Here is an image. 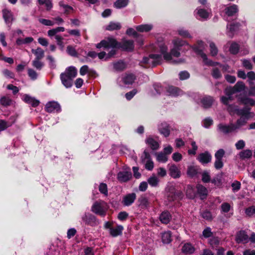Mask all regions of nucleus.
<instances>
[{"mask_svg": "<svg viewBox=\"0 0 255 255\" xmlns=\"http://www.w3.org/2000/svg\"><path fill=\"white\" fill-rule=\"evenodd\" d=\"M172 43L173 47L171 48L170 52H168L167 46L162 43L156 44L154 47V48H155L154 51L155 52H160L163 55L164 60L168 63L173 64H180L185 63L186 61L185 58H179L181 55L180 47L184 45L189 46L190 44L186 41L179 38L173 39Z\"/></svg>", "mask_w": 255, "mask_h": 255, "instance_id": "nucleus-1", "label": "nucleus"}, {"mask_svg": "<svg viewBox=\"0 0 255 255\" xmlns=\"http://www.w3.org/2000/svg\"><path fill=\"white\" fill-rule=\"evenodd\" d=\"M116 47H120L125 50L131 51L134 48L133 41L131 40L124 39L121 43H118L115 39L108 38L102 40L101 42L96 44L97 48L102 47L109 48Z\"/></svg>", "mask_w": 255, "mask_h": 255, "instance_id": "nucleus-2", "label": "nucleus"}, {"mask_svg": "<svg viewBox=\"0 0 255 255\" xmlns=\"http://www.w3.org/2000/svg\"><path fill=\"white\" fill-rule=\"evenodd\" d=\"M245 85L243 82H238L234 87L227 88L225 91L227 96H223L221 98L222 103L227 105L229 102L233 100L232 97L233 95L243 91L245 90Z\"/></svg>", "mask_w": 255, "mask_h": 255, "instance_id": "nucleus-3", "label": "nucleus"}, {"mask_svg": "<svg viewBox=\"0 0 255 255\" xmlns=\"http://www.w3.org/2000/svg\"><path fill=\"white\" fill-rule=\"evenodd\" d=\"M159 54H151L148 56L144 57L140 61L139 64L141 66L148 68L154 67L157 64L161 63L164 60L163 55Z\"/></svg>", "mask_w": 255, "mask_h": 255, "instance_id": "nucleus-4", "label": "nucleus"}, {"mask_svg": "<svg viewBox=\"0 0 255 255\" xmlns=\"http://www.w3.org/2000/svg\"><path fill=\"white\" fill-rule=\"evenodd\" d=\"M189 47L191 48L196 53L201 57L205 65L208 66H214L215 65V63L209 60L207 55L203 52V50L205 48V44L203 41L198 40L196 44L192 46L190 45Z\"/></svg>", "mask_w": 255, "mask_h": 255, "instance_id": "nucleus-5", "label": "nucleus"}, {"mask_svg": "<svg viewBox=\"0 0 255 255\" xmlns=\"http://www.w3.org/2000/svg\"><path fill=\"white\" fill-rule=\"evenodd\" d=\"M108 209L109 206L106 202L103 200H98L95 202L92 205L91 211L101 217H104L106 216Z\"/></svg>", "mask_w": 255, "mask_h": 255, "instance_id": "nucleus-6", "label": "nucleus"}, {"mask_svg": "<svg viewBox=\"0 0 255 255\" xmlns=\"http://www.w3.org/2000/svg\"><path fill=\"white\" fill-rule=\"evenodd\" d=\"M113 224L112 222H106L104 225V228L109 230L110 235L113 237L122 235L124 230L123 226L118 225L114 227Z\"/></svg>", "mask_w": 255, "mask_h": 255, "instance_id": "nucleus-7", "label": "nucleus"}, {"mask_svg": "<svg viewBox=\"0 0 255 255\" xmlns=\"http://www.w3.org/2000/svg\"><path fill=\"white\" fill-rule=\"evenodd\" d=\"M135 79V76L131 73H125L118 78L117 82L120 86L131 85Z\"/></svg>", "mask_w": 255, "mask_h": 255, "instance_id": "nucleus-8", "label": "nucleus"}, {"mask_svg": "<svg viewBox=\"0 0 255 255\" xmlns=\"http://www.w3.org/2000/svg\"><path fill=\"white\" fill-rule=\"evenodd\" d=\"M82 220L85 224L91 226H95L98 224L96 217L89 213H85L82 216Z\"/></svg>", "mask_w": 255, "mask_h": 255, "instance_id": "nucleus-9", "label": "nucleus"}, {"mask_svg": "<svg viewBox=\"0 0 255 255\" xmlns=\"http://www.w3.org/2000/svg\"><path fill=\"white\" fill-rule=\"evenodd\" d=\"M45 110L48 113L60 112L61 107L57 102L51 101L46 104Z\"/></svg>", "mask_w": 255, "mask_h": 255, "instance_id": "nucleus-10", "label": "nucleus"}, {"mask_svg": "<svg viewBox=\"0 0 255 255\" xmlns=\"http://www.w3.org/2000/svg\"><path fill=\"white\" fill-rule=\"evenodd\" d=\"M194 13L196 17L198 19L207 20L211 17L210 13L203 8H196Z\"/></svg>", "mask_w": 255, "mask_h": 255, "instance_id": "nucleus-11", "label": "nucleus"}, {"mask_svg": "<svg viewBox=\"0 0 255 255\" xmlns=\"http://www.w3.org/2000/svg\"><path fill=\"white\" fill-rule=\"evenodd\" d=\"M166 91L167 95L171 97H177L181 96L183 94V92L179 88L168 86L166 88Z\"/></svg>", "mask_w": 255, "mask_h": 255, "instance_id": "nucleus-12", "label": "nucleus"}, {"mask_svg": "<svg viewBox=\"0 0 255 255\" xmlns=\"http://www.w3.org/2000/svg\"><path fill=\"white\" fill-rule=\"evenodd\" d=\"M158 130L160 134L164 137H168L170 133L169 126L165 123L163 122L158 125Z\"/></svg>", "mask_w": 255, "mask_h": 255, "instance_id": "nucleus-13", "label": "nucleus"}, {"mask_svg": "<svg viewBox=\"0 0 255 255\" xmlns=\"http://www.w3.org/2000/svg\"><path fill=\"white\" fill-rule=\"evenodd\" d=\"M236 241L237 243L246 244L249 242V236L245 231H240L237 233Z\"/></svg>", "mask_w": 255, "mask_h": 255, "instance_id": "nucleus-14", "label": "nucleus"}, {"mask_svg": "<svg viewBox=\"0 0 255 255\" xmlns=\"http://www.w3.org/2000/svg\"><path fill=\"white\" fill-rule=\"evenodd\" d=\"M131 177V173L130 169L128 170L120 171L118 174V179L121 182H126L128 181Z\"/></svg>", "mask_w": 255, "mask_h": 255, "instance_id": "nucleus-15", "label": "nucleus"}, {"mask_svg": "<svg viewBox=\"0 0 255 255\" xmlns=\"http://www.w3.org/2000/svg\"><path fill=\"white\" fill-rule=\"evenodd\" d=\"M169 175L173 178H178L181 176V172L178 167L175 164H168Z\"/></svg>", "mask_w": 255, "mask_h": 255, "instance_id": "nucleus-16", "label": "nucleus"}, {"mask_svg": "<svg viewBox=\"0 0 255 255\" xmlns=\"http://www.w3.org/2000/svg\"><path fill=\"white\" fill-rule=\"evenodd\" d=\"M136 197L134 193L128 194L123 197L122 203L126 206H129L134 202Z\"/></svg>", "mask_w": 255, "mask_h": 255, "instance_id": "nucleus-17", "label": "nucleus"}, {"mask_svg": "<svg viewBox=\"0 0 255 255\" xmlns=\"http://www.w3.org/2000/svg\"><path fill=\"white\" fill-rule=\"evenodd\" d=\"M60 79L62 84L66 88H69L73 85V81L74 78L67 76L65 74L61 73L60 74Z\"/></svg>", "mask_w": 255, "mask_h": 255, "instance_id": "nucleus-18", "label": "nucleus"}, {"mask_svg": "<svg viewBox=\"0 0 255 255\" xmlns=\"http://www.w3.org/2000/svg\"><path fill=\"white\" fill-rule=\"evenodd\" d=\"M238 76L243 79H245L247 77L249 79V83L251 84L252 83V81L255 80V73L253 71H250L246 75L245 72L242 70H239L238 72Z\"/></svg>", "mask_w": 255, "mask_h": 255, "instance_id": "nucleus-19", "label": "nucleus"}, {"mask_svg": "<svg viewBox=\"0 0 255 255\" xmlns=\"http://www.w3.org/2000/svg\"><path fill=\"white\" fill-rule=\"evenodd\" d=\"M2 15L6 24L9 27L10 26L13 20V15L11 12L7 9H4L2 10Z\"/></svg>", "mask_w": 255, "mask_h": 255, "instance_id": "nucleus-20", "label": "nucleus"}, {"mask_svg": "<svg viewBox=\"0 0 255 255\" xmlns=\"http://www.w3.org/2000/svg\"><path fill=\"white\" fill-rule=\"evenodd\" d=\"M211 155L208 152L200 153L197 158L199 161L203 164L210 162L211 161Z\"/></svg>", "mask_w": 255, "mask_h": 255, "instance_id": "nucleus-21", "label": "nucleus"}, {"mask_svg": "<svg viewBox=\"0 0 255 255\" xmlns=\"http://www.w3.org/2000/svg\"><path fill=\"white\" fill-rule=\"evenodd\" d=\"M144 161L145 162V168L146 169L148 170H152L154 167V163L150 157L149 154L146 152H144Z\"/></svg>", "mask_w": 255, "mask_h": 255, "instance_id": "nucleus-22", "label": "nucleus"}, {"mask_svg": "<svg viewBox=\"0 0 255 255\" xmlns=\"http://www.w3.org/2000/svg\"><path fill=\"white\" fill-rule=\"evenodd\" d=\"M249 118L241 117L239 119L235 124H233V128L234 130L236 131L238 129H240L243 127L245 126L247 123Z\"/></svg>", "mask_w": 255, "mask_h": 255, "instance_id": "nucleus-23", "label": "nucleus"}, {"mask_svg": "<svg viewBox=\"0 0 255 255\" xmlns=\"http://www.w3.org/2000/svg\"><path fill=\"white\" fill-rule=\"evenodd\" d=\"M200 168L198 166L194 165H190L188 166L187 174L188 176L193 177L199 173Z\"/></svg>", "mask_w": 255, "mask_h": 255, "instance_id": "nucleus-24", "label": "nucleus"}, {"mask_svg": "<svg viewBox=\"0 0 255 255\" xmlns=\"http://www.w3.org/2000/svg\"><path fill=\"white\" fill-rule=\"evenodd\" d=\"M180 195V193H176L175 189L173 187L170 188L169 191L167 192L166 193V196L169 201H174L177 197H179Z\"/></svg>", "mask_w": 255, "mask_h": 255, "instance_id": "nucleus-25", "label": "nucleus"}, {"mask_svg": "<svg viewBox=\"0 0 255 255\" xmlns=\"http://www.w3.org/2000/svg\"><path fill=\"white\" fill-rule=\"evenodd\" d=\"M218 128L220 131L224 133H228L235 131L233 128V124H231L228 126L219 124Z\"/></svg>", "mask_w": 255, "mask_h": 255, "instance_id": "nucleus-26", "label": "nucleus"}, {"mask_svg": "<svg viewBox=\"0 0 255 255\" xmlns=\"http://www.w3.org/2000/svg\"><path fill=\"white\" fill-rule=\"evenodd\" d=\"M145 142L153 150H157L159 147V143L151 136H149L146 139Z\"/></svg>", "mask_w": 255, "mask_h": 255, "instance_id": "nucleus-27", "label": "nucleus"}, {"mask_svg": "<svg viewBox=\"0 0 255 255\" xmlns=\"http://www.w3.org/2000/svg\"><path fill=\"white\" fill-rule=\"evenodd\" d=\"M22 100L25 103L30 104L33 107H36L39 104V102L38 100L35 99L34 98L31 97L28 95H23Z\"/></svg>", "mask_w": 255, "mask_h": 255, "instance_id": "nucleus-28", "label": "nucleus"}, {"mask_svg": "<svg viewBox=\"0 0 255 255\" xmlns=\"http://www.w3.org/2000/svg\"><path fill=\"white\" fill-rule=\"evenodd\" d=\"M62 73L74 79L77 75V70L74 66H70L67 67L64 72Z\"/></svg>", "mask_w": 255, "mask_h": 255, "instance_id": "nucleus-29", "label": "nucleus"}, {"mask_svg": "<svg viewBox=\"0 0 255 255\" xmlns=\"http://www.w3.org/2000/svg\"><path fill=\"white\" fill-rule=\"evenodd\" d=\"M225 13L228 16H231L235 14L238 11V6L236 4H232L231 6L227 7L225 9Z\"/></svg>", "mask_w": 255, "mask_h": 255, "instance_id": "nucleus-30", "label": "nucleus"}, {"mask_svg": "<svg viewBox=\"0 0 255 255\" xmlns=\"http://www.w3.org/2000/svg\"><path fill=\"white\" fill-rule=\"evenodd\" d=\"M171 219V216L167 211L163 212L160 215L159 219L162 223L167 224Z\"/></svg>", "mask_w": 255, "mask_h": 255, "instance_id": "nucleus-31", "label": "nucleus"}, {"mask_svg": "<svg viewBox=\"0 0 255 255\" xmlns=\"http://www.w3.org/2000/svg\"><path fill=\"white\" fill-rule=\"evenodd\" d=\"M152 28L153 25L151 24H141L136 26V30L140 32H148L151 30Z\"/></svg>", "mask_w": 255, "mask_h": 255, "instance_id": "nucleus-32", "label": "nucleus"}, {"mask_svg": "<svg viewBox=\"0 0 255 255\" xmlns=\"http://www.w3.org/2000/svg\"><path fill=\"white\" fill-rule=\"evenodd\" d=\"M182 251L186 254H192L195 251V248L190 243L185 244L182 248Z\"/></svg>", "mask_w": 255, "mask_h": 255, "instance_id": "nucleus-33", "label": "nucleus"}, {"mask_svg": "<svg viewBox=\"0 0 255 255\" xmlns=\"http://www.w3.org/2000/svg\"><path fill=\"white\" fill-rule=\"evenodd\" d=\"M213 102V99L210 96H206L201 100L202 106L204 108H208L211 106Z\"/></svg>", "mask_w": 255, "mask_h": 255, "instance_id": "nucleus-34", "label": "nucleus"}, {"mask_svg": "<svg viewBox=\"0 0 255 255\" xmlns=\"http://www.w3.org/2000/svg\"><path fill=\"white\" fill-rule=\"evenodd\" d=\"M155 155L156 160L159 162L165 163L168 160V156L163 152H156Z\"/></svg>", "mask_w": 255, "mask_h": 255, "instance_id": "nucleus-35", "label": "nucleus"}, {"mask_svg": "<svg viewBox=\"0 0 255 255\" xmlns=\"http://www.w3.org/2000/svg\"><path fill=\"white\" fill-rule=\"evenodd\" d=\"M31 52L35 56V59H42L44 56V51L40 47L32 49Z\"/></svg>", "mask_w": 255, "mask_h": 255, "instance_id": "nucleus-36", "label": "nucleus"}, {"mask_svg": "<svg viewBox=\"0 0 255 255\" xmlns=\"http://www.w3.org/2000/svg\"><path fill=\"white\" fill-rule=\"evenodd\" d=\"M250 108L246 107L243 109H239L237 110V115L241 117L249 118Z\"/></svg>", "mask_w": 255, "mask_h": 255, "instance_id": "nucleus-37", "label": "nucleus"}, {"mask_svg": "<svg viewBox=\"0 0 255 255\" xmlns=\"http://www.w3.org/2000/svg\"><path fill=\"white\" fill-rule=\"evenodd\" d=\"M147 182L151 186L156 187L158 185L159 180L155 174H153L148 178Z\"/></svg>", "mask_w": 255, "mask_h": 255, "instance_id": "nucleus-38", "label": "nucleus"}, {"mask_svg": "<svg viewBox=\"0 0 255 255\" xmlns=\"http://www.w3.org/2000/svg\"><path fill=\"white\" fill-rule=\"evenodd\" d=\"M197 189L198 193L200 196L201 199H204L206 197L207 195V189L206 188L202 185L199 184L197 186Z\"/></svg>", "mask_w": 255, "mask_h": 255, "instance_id": "nucleus-39", "label": "nucleus"}, {"mask_svg": "<svg viewBox=\"0 0 255 255\" xmlns=\"http://www.w3.org/2000/svg\"><path fill=\"white\" fill-rule=\"evenodd\" d=\"M162 241L164 244H169L171 242V233L170 231L165 232L162 234Z\"/></svg>", "mask_w": 255, "mask_h": 255, "instance_id": "nucleus-40", "label": "nucleus"}, {"mask_svg": "<svg viewBox=\"0 0 255 255\" xmlns=\"http://www.w3.org/2000/svg\"><path fill=\"white\" fill-rule=\"evenodd\" d=\"M177 33L183 38H192V36L189 32L184 28H180L177 30Z\"/></svg>", "mask_w": 255, "mask_h": 255, "instance_id": "nucleus-41", "label": "nucleus"}, {"mask_svg": "<svg viewBox=\"0 0 255 255\" xmlns=\"http://www.w3.org/2000/svg\"><path fill=\"white\" fill-rule=\"evenodd\" d=\"M121 27L119 22H111L106 27V29L110 31L120 29Z\"/></svg>", "mask_w": 255, "mask_h": 255, "instance_id": "nucleus-42", "label": "nucleus"}, {"mask_svg": "<svg viewBox=\"0 0 255 255\" xmlns=\"http://www.w3.org/2000/svg\"><path fill=\"white\" fill-rule=\"evenodd\" d=\"M129 0H117L114 3V6L117 8H122L126 7L128 3Z\"/></svg>", "mask_w": 255, "mask_h": 255, "instance_id": "nucleus-43", "label": "nucleus"}, {"mask_svg": "<svg viewBox=\"0 0 255 255\" xmlns=\"http://www.w3.org/2000/svg\"><path fill=\"white\" fill-rule=\"evenodd\" d=\"M139 206L142 208H146L148 207L149 202L147 198L144 196H141L138 199Z\"/></svg>", "mask_w": 255, "mask_h": 255, "instance_id": "nucleus-44", "label": "nucleus"}, {"mask_svg": "<svg viewBox=\"0 0 255 255\" xmlns=\"http://www.w3.org/2000/svg\"><path fill=\"white\" fill-rule=\"evenodd\" d=\"M253 153L251 150L250 149H246L242 151L240 154L239 156L242 159H246L249 158L252 156Z\"/></svg>", "mask_w": 255, "mask_h": 255, "instance_id": "nucleus-45", "label": "nucleus"}, {"mask_svg": "<svg viewBox=\"0 0 255 255\" xmlns=\"http://www.w3.org/2000/svg\"><path fill=\"white\" fill-rule=\"evenodd\" d=\"M40 60L34 59L32 62V66L38 70H41L44 66V63Z\"/></svg>", "mask_w": 255, "mask_h": 255, "instance_id": "nucleus-46", "label": "nucleus"}, {"mask_svg": "<svg viewBox=\"0 0 255 255\" xmlns=\"http://www.w3.org/2000/svg\"><path fill=\"white\" fill-rule=\"evenodd\" d=\"M210 55L212 56H215L218 53V49L215 44L213 42L209 43Z\"/></svg>", "mask_w": 255, "mask_h": 255, "instance_id": "nucleus-47", "label": "nucleus"}, {"mask_svg": "<svg viewBox=\"0 0 255 255\" xmlns=\"http://www.w3.org/2000/svg\"><path fill=\"white\" fill-rule=\"evenodd\" d=\"M55 39L57 44L61 50L63 51L64 48L65 44L63 42L64 38L60 35H55Z\"/></svg>", "mask_w": 255, "mask_h": 255, "instance_id": "nucleus-48", "label": "nucleus"}, {"mask_svg": "<svg viewBox=\"0 0 255 255\" xmlns=\"http://www.w3.org/2000/svg\"><path fill=\"white\" fill-rule=\"evenodd\" d=\"M238 27V25L237 24H233L230 25L228 24L227 26V28L228 35L230 37H232L233 32L235 31Z\"/></svg>", "mask_w": 255, "mask_h": 255, "instance_id": "nucleus-49", "label": "nucleus"}, {"mask_svg": "<svg viewBox=\"0 0 255 255\" xmlns=\"http://www.w3.org/2000/svg\"><path fill=\"white\" fill-rule=\"evenodd\" d=\"M38 2L40 5H44L49 10L52 7V3L51 0H38Z\"/></svg>", "mask_w": 255, "mask_h": 255, "instance_id": "nucleus-50", "label": "nucleus"}, {"mask_svg": "<svg viewBox=\"0 0 255 255\" xmlns=\"http://www.w3.org/2000/svg\"><path fill=\"white\" fill-rule=\"evenodd\" d=\"M245 213L247 216L250 217L255 216V206H252L246 208Z\"/></svg>", "mask_w": 255, "mask_h": 255, "instance_id": "nucleus-51", "label": "nucleus"}, {"mask_svg": "<svg viewBox=\"0 0 255 255\" xmlns=\"http://www.w3.org/2000/svg\"><path fill=\"white\" fill-rule=\"evenodd\" d=\"M114 67L116 70H123L126 68V64L123 61H118L114 63Z\"/></svg>", "mask_w": 255, "mask_h": 255, "instance_id": "nucleus-52", "label": "nucleus"}, {"mask_svg": "<svg viewBox=\"0 0 255 255\" xmlns=\"http://www.w3.org/2000/svg\"><path fill=\"white\" fill-rule=\"evenodd\" d=\"M238 107L235 105H230L227 108V110L231 115H237Z\"/></svg>", "mask_w": 255, "mask_h": 255, "instance_id": "nucleus-53", "label": "nucleus"}, {"mask_svg": "<svg viewBox=\"0 0 255 255\" xmlns=\"http://www.w3.org/2000/svg\"><path fill=\"white\" fill-rule=\"evenodd\" d=\"M229 50L231 53L234 54H237L239 50V46L235 42L232 43Z\"/></svg>", "mask_w": 255, "mask_h": 255, "instance_id": "nucleus-54", "label": "nucleus"}, {"mask_svg": "<svg viewBox=\"0 0 255 255\" xmlns=\"http://www.w3.org/2000/svg\"><path fill=\"white\" fill-rule=\"evenodd\" d=\"M27 73L28 76L32 80H35L37 79L38 74L35 71L31 68L28 69Z\"/></svg>", "mask_w": 255, "mask_h": 255, "instance_id": "nucleus-55", "label": "nucleus"}, {"mask_svg": "<svg viewBox=\"0 0 255 255\" xmlns=\"http://www.w3.org/2000/svg\"><path fill=\"white\" fill-rule=\"evenodd\" d=\"M0 103L2 105L7 106L11 104V100L9 98L4 96L0 99Z\"/></svg>", "mask_w": 255, "mask_h": 255, "instance_id": "nucleus-56", "label": "nucleus"}, {"mask_svg": "<svg viewBox=\"0 0 255 255\" xmlns=\"http://www.w3.org/2000/svg\"><path fill=\"white\" fill-rule=\"evenodd\" d=\"M186 195L189 198H193L195 196L193 188L191 186H188L186 190Z\"/></svg>", "mask_w": 255, "mask_h": 255, "instance_id": "nucleus-57", "label": "nucleus"}, {"mask_svg": "<svg viewBox=\"0 0 255 255\" xmlns=\"http://www.w3.org/2000/svg\"><path fill=\"white\" fill-rule=\"evenodd\" d=\"M99 190L101 193L104 194L105 196L108 195L107 186L105 183H101L99 187Z\"/></svg>", "mask_w": 255, "mask_h": 255, "instance_id": "nucleus-58", "label": "nucleus"}, {"mask_svg": "<svg viewBox=\"0 0 255 255\" xmlns=\"http://www.w3.org/2000/svg\"><path fill=\"white\" fill-rule=\"evenodd\" d=\"M201 216L202 218L208 221H211L213 219L211 213L208 211H205L201 213Z\"/></svg>", "mask_w": 255, "mask_h": 255, "instance_id": "nucleus-59", "label": "nucleus"}, {"mask_svg": "<svg viewBox=\"0 0 255 255\" xmlns=\"http://www.w3.org/2000/svg\"><path fill=\"white\" fill-rule=\"evenodd\" d=\"M59 5L65 13H69L72 10V7L67 4H64L62 2H59Z\"/></svg>", "mask_w": 255, "mask_h": 255, "instance_id": "nucleus-60", "label": "nucleus"}, {"mask_svg": "<svg viewBox=\"0 0 255 255\" xmlns=\"http://www.w3.org/2000/svg\"><path fill=\"white\" fill-rule=\"evenodd\" d=\"M39 21L41 24L46 26H53L55 24V22L53 21L44 18L39 19Z\"/></svg>", "mask_w": 255, "mask_h": 255, "instance_id": "nucleus-61", "label": "nucleus"}, {"mask_svg": "<svg viewBox=\"0 0 255 255\" xmlns=\"http://www.w3.org/2000/svg\"><path fill=\"white\" fill-rule=\"evenodd\" d=\"M203 236L205 238H209L212 236L211 229L210 227L206 228L202 232Z\"/></svg>", "mask_w": 255, "mask_h": 255, "instance_id": "nucleus-62", "label": "nucleus"}, {"mask_svg": "<svg viewBox=\"0 0 255 255\" xmlns=\"http://www.w3.org/2000/svg\"><path fill=\"white\" fill-rule=\"evenodd\" d=\"M202 124L204 127L208 128L213 124V120L210 118H206L203 121Z\"/></svg>", "mask_w": 255, "mask_h": 255, "instance_id": "nucleus-63", "label": "nucleus"}, {"mask_svg": "<svg viewBox=\"0 0 255 255\" xmlns=\"http://www.w3.org/2000/svg\"><path fill=\"white\" fill-rule=\"evenodd\" d=\"M179 78L181 80L187 79L190 77L189 73L186 71H181L179 73Z\"/></svg>", "mask_w": 255, "mask_h": 255, "instance_id": "nucleus-64", "label": "nucleus"}]
</instances>
